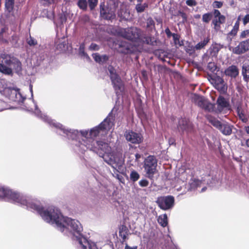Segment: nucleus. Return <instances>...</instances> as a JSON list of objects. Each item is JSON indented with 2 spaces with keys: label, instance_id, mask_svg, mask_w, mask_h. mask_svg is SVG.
<instances>
[{
  "label": "nucleus",
  "instance_id": "obj_39",
  "mask_svg": "<svg viewBox=\"0 0 249 249\" xmlns=\"http://www.w3.org/2000/svg\"><path fill=\"white\" fill-rule=\"evenodd\" d=\"M92 56L96 62L101 63V55L98 53H93Z\"/></svg>",
  "mask_w": 249,
  "mask_h": 249
},
{
  "label": "nucleus",
  "instance_id": "obj_11",
  "mask_svg": "<svg viewBox=\"0 0 249 249\" xmlns=\"http://www.w3.org/2000/svg\"><path fill=\"white\" fill-rule=\"evenodd\" d=\"M124 136L126 140L132 143L139 144L142 141L141 135L132 131H126Z\"/></svg>",
  "mask_w": 249,
  "mask_h": 249
},
{
  "label": "nucleus",
  "instance_id": "obj_21",
  "mask_svg": "<svg viewBox=\"0 0 249 249\" xmlns=\"http://www.w3.org/2000/svg\"><path fill=\"white\" fill-rule=\"evenodd\" d=\"M15 0H5V8L9 13L8 16H14L13 12V6Z\"/></svg>",
  "mask_w": 249,
  "mask_h": 249
},
{
  "label": "nucleus",
  "instance_id": "obj_8",
  "mask_svg": "<svg viewBox=\"0 0 249 249\" xmlns=\"http://www.w3.org/2000/svg\"><path fill=\"white\" fill-rule=\"evenodd\" d=\"M194 103L205 110L211 112L214 110V105L210 103L203 96L194 94L192 97Z\"/></svg>",
  "mask_w": 249,
  "mask_h": 249
},
{
  "label": "nucleus",
  "instance_id": "obj_50",
  "mask_svg": "<svg viewBox=\"0 0 249 249\" xmlns=\"http://www.w3.org/2000/svg\"><path fill=\"white\" fill-rule=\"evenodd\" d=\"M66 20V18L65 16H61V22L62 23H63V22H65Z\"/></svg>",
  "mask_w": 249,
  "mask_h": 249
},
{
  "label": "nucleus",
  "instance_id": "obj_60",
  "mask_svg": "<svg viewBox=\"0 0 249 249\" xmlns=\"http://www.w3.org/2000/svg\"><path fill=\"white\" fill-rule=\"evenodd\" d=\"M181 14L182 15V17L184 18L185 17V14L183 13H181Z\"/></svg>",
  "mask_w": 249,
  "mask_h": 249
},
{
  "label": "nucleus",
  "instance_id": "obj_45",
  "mask_svg": "<svg viewBox=\"0 0 249 249\" xmlns=\"http://www.w3.org/2000/svg\"><path fill=\"white\" fill-rule=\"evenodd\" d=\"M213 15L214 18H217L222 16L219 10L215 9L213 11Z\"/></svg>",
  "mask_w": 249,
  "mask_h": 249
},
{
  "label": "nucleus",
  "instance_id": "obj_40",
  "mask_svg": "<svg viewBox=\"0 0 249 249\" xmlns=\"http://www.w3.org/2000/svg\"><path fill=\"white\" fill-rule=\"evenodd\" d=\"M249 36V30H246L242 32L240 37L244 38Z\"/></svg>",
  "mask_w": 249,
  "mask_h": 249
},
{
  "label": "nucleus",
  "instance_id": "obj_55",
  "mask_svg": "<svg viewBox=\"0 0 249 249\" xmlns=\"http://www.w3.org/2000/svg\"><path fill=\"white\" fill-rule=\"evenodd\" d=\"M241 20V16H238V17L237 18V20L236 21H238L239 22H240V21Z\"/></svg>",
  "mask_w": 249,
  "mask_h": 249
},
{
  "label": "nucleus",
  "instance_id": "obj_29",
  "mask_svg": "<svg viewBox=\"0 0 249 249\" xmlns=\"http://www.w3.org/2000/svg\"><path fill=\"white\" fill-rule=\"evenodd\" d=\"M201 184V181L197 179L194 178L190 182V185L192 189H195L199 186Z\"/></svg>",
  "mask_w": 249,
  "mask_h": 249
},
{
  "label": "nucleus",
  "instance_id": "obj_20",
  "mask_svg": "<svg viewBox=\"0 0 249 249\" xmlns=\"http://www.w3.org/2000/svg\"><path fill=\"white\" fill-rule=\"evenodd\" d=\"M236 111L240 119L243 122H246L248 121V116L241 107L239 106L237 107Z\"/></svg>",
  "mask_w": 249,
  "mask_h": 249
},
{
  "label": "nucleus",
  "instance_id": "obj_57",
  "mask_svg": "<svg viewBox=\"0 0 249 249\" xmlns=\"http://www.w3.org/2000/svg\"><path fill=\"white\" fill-rule=\"evenodd\" d=\"M206 189V187H204V188H203L202 189V190H201V192H204V191H205Z\"/></svg>",
  "mask_w": 249,
  "mask_h": 249
},
{
  "label": "nucleus",
  "instance_id": "obj_59",
  "mask_svg": "<svg viewBox=\"0 0 249 249\" xmlns=\"http://www.w3.org/2000/svg\"><path fill=\"white\" fill-rule=\"evenodd\" d=\"M169 143H170V144H173V143H174V141H173V140H172V141H170Z\"/></svg>",
  "mask_w": 249,
  "mask_h": 249
},
{
  "label": "nucleus",
  "instance_id": "obj_52",
  "mask_svg": "<svg viewBox=\"0 0 249 249\" xmlns=\"http://www.w3.org/2000/svg\"><path fill=\"white\" fill-rule=\"evenodd\" d=\"M213 66H214V63H209L208 64V67L209 68H211V69L212 70L213 69Z\"/></svg>",
  "mask_w": 249,
  "mask_h": 249
},
{
  "label": "nucleus",
  "instance_id": "obj_43",
  "mask_svg": "<svg viewBox=\"0 0 249 249\" xmlns=\"http://www.w3.org/2000/svg\"><path fill=\"white\" fill-rule=\"evenodd\" d=\"M147 24L148 27L154 26L155 22L152 18H149L147 20Z\"/></svg>",
  "mask_w": 249,
  "mask_h": 249
},
{
  "label": "nucleus",
  "instance_id": "obj_53",
  "mask_svg": "<svg viewBox=\"0 0 249 249\" xmlns=\"http://www.w3.org/2000/svg\"><path fill=\"white\" fill-rule=\"evenodd\" d=\"M200 15H199V14H197V15H196L194 16V17L195 18H196V19H198L199 18H200Z\"/></svg>",
  "mask_w": 249,
  "mask_h": 249
},
{
  "label": "nucleus",
  "instance_id": "obj_25",
  "mask_svg": "<svg viewBox=\"0 0 249 249\" xmlns=\"http://www.w3.org/2000/svg\"><path fill=\"white\" fill-rule=\"evenodd\" d=\"M159 223L164 227L167 225V216L166 214L160 215L158 219Z\"/></svg>",
  "mask_w": 249,
  "mask_h": 249
},
{
  "label": "nucleus",
  "instance_id": "obj_49",
  "mask_svg": "<svg viewBox=\"0 0 249 249\" xmlns=\"http://www.w3.org/2000/svg\"><path fill=\"white\" fill-rule=\"evenodd\" d=\"M124 249H137V246H134L133 247H130L126 245Z\"/></svg>",
  "mask_w": 249,
  "mask_h": 249
},
{
  "label": "nucleus",
  "instance_id": "obj_5",
  "mask_svg": "<svg viewBox=\"0 0 249 249\" xmlns=\"http://www.w3.org/2000/svg\"><path fill=\"white\" fill-rule=\"evenodd\" d=\"M119 36L132 42H137L139 39L141 31L135 27L121 28L118 31Z\"/></svg>",
  "mask_w": 249,
  "mask_h": 249
},
{
  "label": "nucleus",
  "instance_id": "obj_12",
  "mask_svg": "<svg viewBox=\"0 0 249 249\" xmlns=\"http://www.w3.org/2000/svg\"><path fill=\"white\" fill-rule=\"evenodd\" d=\"M178 129L183 132H189L192 129V124L190 121L186 118H181L178 121Z\"/></svg>",
  "mask_w": 249,
  "mask_h": 249
},
{
  "label": "nucleus",
  "instance_id": "obj_32",
  "mask_svg": "<svg viewBox=\"0 0 249 249\" xmlns=\"http://www.w3.org/2000/svg\"><path fill=\"white\" fill-rule=\"evenodd\" d=\"M27 41L30 46H34L37 44L36 40L34 38L32 37L31 36H30V37L27 38Z\"/></svg>",
  "mask_w": 249,
  "mask_h": 249
},
{
  "label": "nucleus",
  "instance_id": "obj_16",
  "mask_svg": "<svg viewBox=\"0 0 249 249\" xmlns=\"http://www.w3.org/2000/svg\"><path fill=\"white\" fill-rule=\"evenodd\" d=\"M225 74L232 78H236L239 74V70L237 66L231 65L225 70Z\"/></svg>",
  "mask_w": 249,
  "mask_h": 249
},
{
  "label": "nucleus",
  "instance_id": "obj_2",
  "mask_svg": "<svg viewBox=\"0 0 249 249\" xmlns=\"http://www.w3.org/2000/svg\"><path fill=\"white\" fill-rule=\"evenodd\" d=\"M35 113L37 116L48 123L50 126L58 128L63 134H66L69 139L75 140L74 144L77 147V150L81 152L86 151L83 147L85 144L90 143L89 140L92 139L93 142H95V138L106 135L114 125L115 117L112 111L99 125L91 128L89 132L87 130L80 131L76 130H69L65 128L61 124L50 119L46 115L43 114L37 108L36 105H35Z\"/></svg>",
  "mask_w": 249,
  "mask_h": 249
},
{
  "label": "nucleus",
  "instance_id": "obj_1",
  "mask_svg": "<svg viewBox=\"0 0 249 249\" xmlns=\"http://www.w3.org/2000/svg\"><path fill=\"white\" fill-rule=\"evenodd\" d=\"M2 199L36 212L44 221L52 225L55 224L60 231L71 236L72 240L77 242L78 249H98L94 242L88 240L82 235V227L80 222L63 216L57 208L51 206L43 209L37 200L0 186V199Z\"/></svg>",
  "mask_w": 249,
  "mask_h": 249
},
{
  "label": "nucleus",
  "instance_id": "obj_61",
  "mask_svg": "<svg viewBox=\"0 0 249 249\" xmlns=\"http://www.w3.org/2000/svg\"><path fill=\"white\" fill-rule=\"evenodd\" d=\"M174 39L175 40H176V37L175 36H174ZM176 41V40H175V42Z\"/></svg>",
  "mask_w": 249,
  "mask_h": 249
},
{
  "label": "nucleus",
  "instance_id": "obj_22",
  "mask_svg": "<svg viewBox=\"0 0 249 249\" xmlns=\"http://www.w3.org/2000/svg\"><path fill=\"white\" fill-rule=\"evenodd\" d=\"M242 73L245 81H249V64L245 63L242 66Z\"/></svg>",
  "mask_w": 249,
  "mask_h": 249
},
{
  "label": "nucleus",
  "instance_id": "obj_28",
  "mask_svg": "<svg viewBox=\"0 0 249 249\" xmlns=\"http://www.w3.org/2000/svg\"><path fill=\"white\" fill-rule=\"evenodd\" d=\"M77 5L80 9L83 10H86L88 6L87 0H78L77 2Z\"/></svg>",
  "mask_w": 249,
  "mask_h": 249
},
{
  "label": "nucleus",
  "instance_id": "obj_47",
  "mask_svg": "<svg viewBox=\"0 0 249 249\" xmlns=\"http://www.w3.org/2000/svg\"><path fill=\"white\" fill-rule=\"evenodd\" d=\"M141 157H142V155L141 154H138V153L136 154H135V160H136V161L138 162L139 161V159H140L141 158Z\"/></svg>",
  "mask_w": 249,
  "mask_h": 249
},
{
  "label": "nucleus",
  "instance_id": "obj_4",
  "mask_svg": "<svg viewBox=\"0 0 249 249\" xmlns=\"http://www.w3.org/2000/svg\"><path fill=\"white\" fill-rule=\"evenodd\" d=\"M22 70L21 62L16 57L6 53L0 55V72L12 75L13 71L17 73Z\"/></svg>",
  "mask_w": 249,
  "mask_h": 249
},
{
  "label": "nucleus",
  "instance_id": "obj_41",
  "mask_svg": "<svg viewBox=\"0 0 249 249\" xmlns=\"http://www.w3.org/2000/svg\"><path fill=\"white\" fill-rule=\"evenodd\" d=\"M243 22L244 25L249 23V14L246 15L243 18Z\"/></svg>",
  "mask_w": 249,
  "mask_h": 249
},
{
  "label": "nucleus",
  "instance_id": "obj_31",
  "mask_svg": "<svg viewBox=\"0 0 249 249\" xmlns=\"http://www.w3.org/2000/svg\"><path fill=\"white\" fill-rule=\"evenodd\" d=\"M89 8L91 10H93L96 6L98 0H88Z\"/></svg>",
  "mask_w": 249,
  "mask_h": 249
},
{
  "label": "nucleus",
  "instance_id": "obj_58",
  "mask_svg": "<svg viewBox=\"0 0 249 249\" xmlns=\"http://www.w3.org/2000/svg\"><path fill=\"white\" fill-rule=\"evenodd\" d=\"M165 32L167 34H168V33L170 32V31L168 29H166Z\"/></svg>",
  "mask_w": 249,
  "mask_h": 249
},
{
  "label": "nucleus",
  "instance_id": "obj_34",
  "mask_svg": "<svg viewBox=\"0 0 249 249\" xmlns=\"http://www.w3.org/2000/svg\"><path fill=\"white\" fill-rule=\"evenodd\" d=\"M186 3L189 6H195L197 4V2L195 0H187Z\"/></svg>",
  "mask_w": 249,
  "mask_h": 249
},
{
  "label": "nucleus",
  "instance_id": "obj_17",
  "mask_svg": "<svg viewBox=\"0 0 249 249\" xmlns=\"http://www.w3.org/2000/svg\"><path fill=\"white\" fill-rule=\"evenodd\" d=\"M215 84V88L219 90L225 91L227 89L223 79L220 77L216 78Z\"/></svg>",
  "mask_w": 249,
  "mask_h": 249
},
{
  "label": "nucleus",
  "instance_id": "obj_37",
  "mask_svg": "<svg viewBox=\"0 0 249 249\" xmlns=\"http://www.w3.org/2000/svg\"><path fill=\"white\" fill-rule=\"evenodd\" d=\"M65 44L64 43H61L56 45V49L59 50L60 52L65 51Z\"/></svg>",
  "mask_w": 249,
  "mask_h": 249
},
{
  "label": "nucleus",
  "instance_id": "obj_54",
  "mask_svg": "<svg viewBox=\"0 0 249 249\" xmlns=\"http://www.w3.org/2000/svg\"><path fill=\"white\" fill-rule=\"evenodd\" d=\"M246 144L248 147H249V139L246 140Z\"/></svg>",
  "mask_w": 249,
  "mask_h": 249
},
{
  "label": "nucleus",
  "instance_id": "obj_24",
  "mask_svg": "<svg viewBox=\"0 0 249 249\" xmlns=\"http://www.w3.org/2000/svg\"><path fill=\"white\" fill-rule=\"evenodd\" d=\"M209 40L210 39L208 38H204L203 40L199 42L195 46V49L198 50L204 48L209 42Z\"/></svg>",
  "mask_w": 249,
  "mask_h": 249
},
{
  "label": "nucleus",
  "instance_id": "obj_14",
  "mask_svg": "<svg viewBox=\"0 0 249 249\" xmlns=\"http://www.w3.org/2000/svg\"><path fill=\"white\" fill-rule=\"evenodd\" d=\"M249 50V39L243 41L239 43V44L235 47L233 52L236 54H240L245 53Z\"/></svg>",
  "mask_w": 249,
  "mask_h": 249
},
{
  "label": "nucleus",
  "instance_id": "obj_48",
  "mask_svg": "<svg viewBox=\"0 0 249 249\" xmlns=\"http://www.w3.org/2000/svg\"><path fill=\"white\" fill-rule=\"evenodd\" d=\"M239 23L240 22H239L238 21H236V22L234 24L233 28H235V29H237L238 30L239 26Z\"/></svg>",
  "mask_w": 249,
  "mask_h": 249
},
{
  "label": "nucleus",
  "instance_id": "obj_30",
  "mask_svg": "<svg viewBox=\"0 0 249 249\" xmlns=\"http://www.w3.org/2000/svg\"><path fill=\"white\" fill-rule=\"evenodd\" d=\"M212 14L211 13H207L203 15L202 19L203 22L205 23L209 22L212 18Z\"/></svg>",
  "mask_w": 249,
  "mask_h": 249
},
{
  "label": "nucleus",
  "instance_id": "obj_7",
  "mask_svg": "<svg viewBox=\"0 0 249 249\" xmlns=\"http://www.w3.org/2000/svg\"><path fill=\"white\" fill-rule=\"evenodd\" d=\"M157 161L156 158L153 156L147 157L144 160V168L147 177L152 178L153 175L156 171Z\"/></svg>",
  "mask_w": 249,
  "mask_h": 249
},
{
  "label": "nucleus",
  "instance_id": "obj_15",
  "mask_svg": "<svg viewBox=\"0 0 249 249\" xmlns=\"http://www.w3.org/2000/svg\"><path fill=\"white\" fill-rule=\"evenodd\" d=\"M10 91L11 94L10 95V98L12 100L20 103L23 102L24 100L25 99V97L22 96L18 89H13L10 90Z\"/></svg>",
  "mask_w": 249,
  "mask_h": 249
},
{
  "label": "nucleus",
  "instance_id": "obj_3",
  "mask_svg": "<svg viewBox=\"0 0 249 249\" xmlns=\"http://www.w3.org/2000/svg\"><path fill=\"white\" fill-rule=\"evenodd\" d=\"M89 141L90 143H86L83 146L86 150L89 149L96 153L100 157L103 158L106 162L114 168H116L117 165L121 164L122 154L112 151L108 143L102 141L93 142L92 139Z\"/></svg>",
  "mask_w": 249,
  "mask_h": 249
},
{
  "label": "nucleus",
  "instance_id": "obj_36",
  "mask_svg": "<svg viewBox=\"0 0 249 249\" xmlns=\"http://www.w3.org/2000/svg\"><path fill=\"white\" fill-rule=\"evenodd\" d=\"M223 5V2L218 1H214L213 2V6L214 8H220Z\"/></svg>",
  "mask_w": 249,
  "mask_h": 249
},
{
  "label": "nucleus",
  "instance_id": "obj_9",
  "mask_svg": "<svg viewBox=\"0 0 249 249\" xmlns=\"http://www.w3.org/2000/svg\"><path fill=\"white\" fill-rule=\"evenodd\" d=\"M174 197L171 196L159 197L156 201L159 207L163 210L172 209L174 206Z\"/></svg>",
  "mask_w": 249,
  "mask_h": 249
},
{
  "label": "nucleus",
  "instance_id": "obj_46",
  "mask_svg": "<svg viewBox=\"0 0 249 249\" xmlns=\"http://www.w3.org/2000/svg\"><path fill=\"white\" fill-rule=\"evenodd\" d=\"M237 31L238 30L233 28L232 30L230 32L229 35L231 36H235L236 34Z\"/></svg>",
  "mask_w": 249,
  "mask_h": 249
},
{
  "label": "nucleus",
  "instance_id": "obj_18",
  "mask_svg": "<svg viewBox=\"0 0 249 249\" xmlns=\"http://www.w3.org/2000/svg\"><path fill=\"white\" fill-rule=\"evenodd\" d=\"M119 51L123 53H127L131 52V45L125 42H122L119 44Z\"/></svg>",
  "mask_w": 249,
  "mask_h": 249
},
{
  "label": "nucleus",
  "instance_id": "obj_6",
  "mask_svg": "<svg viewBox=\"0 0 249 249\" xmlns=\"http://www.w3.org/2000/svg\"><path fill=\"white\" fill-rule=\"evenodd\" d=\"M206 117L209 122L214 126L218 128L224 135H230L232 132V126L229 124L225 123H221L214 117L207 115Z\"/></svg>",
  "mask_w": 249,
  "mask_h": 249
},
{
  "label": "nucleus",
  "instance_id": "obj_19",
  "mask_svg": "<svg viewBox=\"0 0 249 249\" xmlns=\"http://www.w3.org/2000/svg\"><path fill=\"white\" fill-rule=\"evenodd\" d=\"M225 18L224 16H220L217 18H214L213 20V24L214 25V28L216 30L220 29V25L225 22Z\"/></svg>",
  "mask_w": 249,
  "mask_h": 249
},
{
  "label": "nucleus",
  "instance_id": "obj_33",
  "mask_svg": "<svg viewBox=\"0 0 249 249\" xmlns=\"http://www.w3.org/2000/svg\"><path fill=\"white\" fill-rule=\"evenodd\" d=\"M55 0H41V3L45 6L54 3Z\"/></svg>",
  "mask_w": 249,
  "mask_h": 249
},
{
  "label": "nucleus",
  "instance_id": "obj_44",
  "mask_svg": "<svg viewBox=\"0 0 249 249\" xmlns=\"http://www.w3.org/2000/svg\"><path fill=\"white\" fill-rule=\"evenodd\" d=\"M108 59V57L106 55H101V63H104L106 62Z\"/></svg>",
  "mask_w": 249,
  "mask_h": 249
},
{
  "label": "nucleus",
  "instance_id": "obj_26",
  "mask_svg": "<svg viewBox=\"0 0 249 249\" xmlns=\"http://www.w3.org/2000/svg\"><path fill=\"white\" fill-rule=\"evenodd\" d=\"M139 174L135 170H132L130 173V179L132 182H136L140 178Z\"/></svg>",
  "mask_w": 249,
  "mask_h": 249
},
{
  "label": "nucleus",
  "instance_id": "obj_38",
  "mask_svg": "<svg viewBox=\"0 0 249 249\" xmlns=\"http://www.w3.org/2000/svg\"><path fill=\"white\" fill-rule=\"evenodd\" d=\"M139 184L141 187H146L148 186L149 182L146 179H142L139 182Z\"/></svg>",
  "mask_w": 249,
  "mask_h": 249
},
{
  "label": "nucleus",
  "instance_id": "obj_13",
  "mask_svg": "<svg viewBox=\"0 0 249 249\" xmlns=\"http://www.w3.org/2000/svg\"><path fill=\"white\" fill-rule=\"evenodd\" d=\"M217 108L214 110L216 113H220L229 107V103L226 99L222 96H219L216 101Z\"/></svg>",
  "mask_w": 249,
  "mask_h": 249
},
{
  "label": "nucleus",
  "instance_id": "obj_51",
  "mask_svg": "<svg viewBox=\"0 0 249 249\" xmlns=\"http://www.w3.org/2000/svg\"><path fill=\"white\" fill-rule=\"evenodd\" d=\"M30 90L31 93V97H32V98H33V86L31 85H30Z\"/></svg>",
  "mask_w": 249,
  "mask_h": 249
},
{
  "label": "nucleus",
  "instance_id": "obj_62",
  "mask_svg": "<svg viewBox=\"0 0 249 249\" xmlns=\"http://www.w3.org/2000/svg\"><path fill=\"white\" fill-rule=\"evenodd\" d=\"M59 134H60V135H62V134H61V132H60V133H59Z\"/></svg>",
  "mask_w": 249,
  "mask_h": 249
},
{
  "label": "nucleus",
  "instance_id": "obj_42",
  "mask_svg": "<svg viewBox=\"0 0 249 249\" xmlns=\"http://www.w3.org/2000/svg\"><path fill=\"white\" fill-rule=\"evenodd\" d=\"M84 49H85V45L84 43H82L80 45V46L79 47V52L80 53L82 54L83 55H85V53L84 52Z\"/></svg>",
  "mask_w": 249,
  "mask_h": 249
},
{
  "label": "nucleus",
  "instance_id": "obj_23",
  "mask_svg": "<svg viewBox=\"0 0 249 249\" xmlns=\"http://www.w3.org/2000/svg\"><path fill=\"white\" fill-rule=\"evenodd\" d=\"M119 234L124 240L126 239L129 234L127 227L124 225L121 226L119 228Z\"/></svg>",
  "mask_w": 249,
  "mask_h": 249
},
{
  "label": "nucleus",
  "instance_id": "obj_56",
  "mask_svg": "<svg viewBox=\"0 0 249 249\" xmlns=\"http://www.w3.org/2000/svg\"><path fill=\"white\" fill-rule=\"evenodd\" d=\"M143 1V0H137V2L138 3H142V2Z\"/></svg>",
  "mask_w": 249,
  "mask_h": 249
},
{
  "label": "nucleus",
  "instance_id": "obj_10",
  "mask_svg": "<svg viewBox=\"0 0 249 249\" xmlns=\"http://www.w3.org/2000/svg\"><path fill=\"white\" fill-rule=\"evenodd\" d=\"M108 70L109 71L110 77L115 90L118 93L122 92L124 89V86L121 78L115 72V69L112 66H109Z\"/></svg>",
  "mask_w": 249,
  "mask_h": 249
},
{
  "label": "nucleus",
  "instance_id": "obj_27",
  "mask_svg": "<svg viewBox=\"0 0 249 249\" xmlns=\"http://www.w3.org/2000/svg\"><path fill=\"white\" fill-rule=\"evenodd\" d=\"M148 7V4L144 3L143 4L138 3L135 7V9L138 13H142Z\"/></svg>",
  "mask_w": 249,
  "mask_h": 249
},
{
  "label": "nucleus",
  "instance_id": "obj_35",
  "mask_svg": "<svg viewBox=\"0 0 249 249\" xmlns=\"http://www.w3.org/2000/svg\"><path fill=\"white\" fill-rule=\"evenodd\" d=\"M99 49V46L95 43H91L89 47V50L91 51H97Z\"/></svg>",
  "mask_w": 249,
  "mask_h": 249
}]
</instances>
